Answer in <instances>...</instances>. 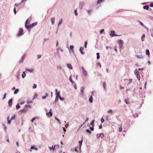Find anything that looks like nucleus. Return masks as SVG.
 <instances>
[{"mask_svg": "<svg viewBox=\"0 0 153 153\" xmlns=\"http://www.w3.org/2000/svg\"><path fill=\"white\" fill-rule=\"evenodd\" d=\"M59 99L61 100H64V98H62L60 96H59Z\"/></svg>", "mask_w": 153, "mask_h": 153, "instance_id": "nucleus-47", "label": "nucleus"}, {"mask_svg": "<svg viewBox=\"0 0 153 153\" xmlns=\"http://www.w3.org/2000/svg\"><path fill=\"white\" fill-rule=\"evenodd\" d=\"M150 6L151 7H153V3L151 4L150 5Z\"/></svg>", "mask_w": 153, "mask_h": 153, "instance_id": "nucleus-57", "label": "nucleus"}, {"mask_svg": "<svg viewBox=\"0 0 153 153\" xmlns=\"http://www.w3.org/2000/svg\"><path fill=\"white\" fill-rule=\"evenodd\" d=\"M120 89H122L124 88V87H122V86H120Z\"/></svg>", "mask_w": 153, "mask_h": 153, "instance_id": "nucleus-62", "label": "nucleus"}, {"mask_svg": "<svg viewBox=\"0 0 153 153\" xmlns=\"http://www.w3.org/2000/svg\"><path fill=\"white\" fill-rule=\"evenodd\" d=\"M94 120L93 119L90 123V125L92 126V127H94Z\"/></svg>", "mask_w": 153, "mask_h": 153, "instance_id": "nucleus-16", "label": "nucleus"}, {"mask_svg": "<svg viewBox=\"0 0 153 153\" xmlns=\"http://www.w3.org/2000/svg\"><path fill=\"white\" fill-rule=\"evenodd\" d=\"M54 20H55V18H52L51 19V22H52V24L53 25L54 24Z\"/></svg>", "mask_w": 153, "mask_h": 153, "instance_id": "nucleus-18", "label": "nucleus"}, {"mask_svg": "<svg viewBox=\"0 0 153 153\" xmlns=\"http://www.w3.org/2000/svg\"><path fill=\"white\" fill-rule=\"evenodd\" d=\"M83 141V140L82 139L81 141H79V149H81V148L82 146V143Z\"/></svg>", "mask_w": 153, "mask_h": 153, "instance_id": "nucleus-17", "label": "nucleus"}, {"mask_svg": "<svg viewBox=\"0 0 153 153\" xmlns=\"http://www.w3.org/2000/svg\"><path fill=\"white\" fill-rule=\"evenodd\" d=\"M97 59H98L100 58V53H97Z\"/></svg>", "mask_w": 153, "mask_h": 153, "instance_id": "nucleus-26", "label": "nucleus"}, {"mask_svg": "<svg viewBox=\"0 0 153 153\" xmlns=\"http://www.w3.org/2000/svg\"><path fill=\"white\" fill-rule=\"evenodd\" d=\"M15 115H13V116H12L10 119V117L9 116L7 117V120H8V122H7L8 124H10L11 123V120L15 119Z\"/></svg>", "mask_w": 153, "mask_h": 153, "instance_id": "nucleus-3", "label": "nucleus"}, {"mask_svg": "<svg viewBox=\"0 0 153 153\" xmlns=\"http://www.w3.org/2000/svg\"><path fill=\"white\" fill-rule=\"evenodd\" d=\"M136 56L138 59H141L143 58L142 56H139L138 55H137Z\"/></svg>", "mask_w": 153, "mask_h": 153, "instance_id": "nucleus-35", "label": "nucleus"}, {"mask_svg": "<svg viewBox=\"0 0 153 153\" xmlns=\"http://www.w3.org/2000/svg\"><path fill=\"white\" fill-rule=\"evenodd\" d=\"M82 70L83 73V74L85 76H86L87 75V72L85 70L84 68L83 67H82Z\"/></svg>", "mask_w": 153, "mask_h": 153, "instance_id": "nucleus-6", "label": "nucleus"}, {"mask_svg": "<svg viewBox=\"0 0 153 153\" xmlns=\"http://www.w3.org/2000/svg\"><path fill=\"white\" fill-rule=\"evenodd\" d=\"M19 91V89H16L15 90V91L14 92V94H17L18 92Z\"/></svg>", "mask_w": 153, "mask_h": 153, "instance_id": "nucleus-30", "label": "nucleus"}, {"mask_svg": "<svg viewBox=\"0 0 153 153\" xmlns=\"http://www.w3.org/2000/svg\"><path fill=\"white\" fill-rule=\"evenodd\" d=\"M49 114H50V115H52V113L51 111V109H50L49 113H48V112L46 113V115H49Z\"/></svg>", "mask_w": 153, "mask_h": 153, "instance_id": "nucleus-21", "label": "nucleus"}, {"mask_svg": "<svg viewBox=\"0 0 153 153\" xmlns=\"http://www.w3.org/2000/svg\"><path fill=\"white\" fill-rule=\"evenodd\" d=\"M74 13H75V15L76 16H77V13L76 10H74Z\"/></svg>", "mask_w": 153, "mask_h": 153, "instance_id": "nucleus-44", "label": "nucleus"}, {"mask_svg": "<svg viewBox=\"0 0 153 153\" xmlns=\"http://www.w3.org/2000/svg\"><path fill=\"white\" fill-rule=\"evenodd\" d=\"M135 75L136 76L137 78L139 81L140 80V77L139 74V72L137 69H135Z\"/></svg>", "mask_w": 153, "mask_h": 153, "instance_id": "nucleus-2", "label": "nucleus"}, {"mask_svg": "<svg viewBox=\"0 0 153 153\" xmlns=\"http://www.w3.org/2000/svg\"><path fill=\"white\" fill-rule=\"evenodd\" d=\"M13 11H14V12L15 14H16V8H15L13 9Z\"/></svg>", "mask_w": 153, "mask_h": 153, "instance_id": "nucleus-48", "label": "nucleus"}, {"mask_svg": "<svg viewBox=\"0 0 153 153\" xmlns=\"http://www.w3.org/2000/svg\"><path fill=\"white\" fill-rule=\"evenodd\" d=\"M74 46L73 45H71L69 49L71 51L73 52L74 51Z\"/></svg>", "mask_w": 153, "mask_h": 153, "instance_id": "nucleus-14", "label": "nucleus"}, {"mask_svg": "<svg viewBox=\"0 0 153 153\" xmlns=\"http://www.w3.org/2000/svg\"><path fill=\"white\" fill-rule=\"evenodd\" d=\"M80 51L81 52V53L82 54H83L84 53L83 52V51L84 50V48L83 47H80V49H79Z\"/></svg>", "mask_w": 153, "mask_h": 153, "instance_id": "nucleus-12", "label": "nucleus"}, {"mask_svg": "<svg viewBox=\"0 0 153 153\" xmlns=\"http://www.w3.org/2000/svg\"><path fill=\"white\" fill-rule=\"evenodd\" d=\"M87 41H86L84 43V46L85 48H86L87 47Z\"/></svg>", "mask_w": 153, "mask_h": 153, "instance_id": "nucleus-38", "label": "nucleus"}, {"mask_svg": "<svg viewBox=\"0 0 153 153\" xmlns=\"http://www.w3.org/2000/svg\"><path fill=\"white\" fill-rule=\"evenodd\" d=\"M26 70L27 71H29L30 72H32L33 71V69H26Z\"/></svg>", "mask_w": 153, "mask_h": 153, "instance_id": "nucleus-29", "label": "nucleus"}, {"mask_svg": "<svg viewBox=\"0 0 153 153\" xmlns=\"http://www.w3.org/2000/svg\"><path fill=\"white\" fill-rule=\"evenodd\" d=\"M26 108H25L24 109H22V110H21L20 111V112H25L26 111Z\"/></svg>", "mask_w": 153, "mask_h": 153, "instance_id": "nucleus-28", "label": "nucleus"}, {"mask_svg": "<svg viewBox=\"0 0 153 153\" xmlns=\"http://www.w3.org/2000/svg\"><path fill=\"white\" fill-rule=\"evenodd\" d=\"M7 95V94L6 93H5L4 95V97H3V99H4L5 97H6V96Z\"/></svg>", "mask_w": 153, "mask_h": 153, "instance_id": "nucleus-51", "label": "nucleus"}, {"mask_svg": "<svg viewBox=\"0 0 153 153\" xmlns=\"http://www.w3.org/2000/svg\"><path fill=\"white\" fill-rule=\"evenodd\" d=\"M122 127L121 126L119 128V131L120 132H121L122 131Z\"/></svg>", "mask_w": 153, "mask_h": 153, "instance_id": "nucleus-45", "label": "nucleus"}, {"mask_svg": "<svg viewBox=\"0 0 153 153\" xmlns=\"http://www.w3.org/2000/svg\"><path fill=\"white\" fill-rule=\"evenodd\" d=\"M33 149H35L36 150H37L38 149V148H37L35 147L34 146H32L31 147L30 149V152H31L32 151V150Z\"/></svg>", "mask_w": 153, "mask_h": 153, "instance_id": "nucleus-13", "label": "nucleus"}, {"mask_svg": "<svg viewBox=\"0 0 153 153\" xmlns=\"http://www.w3.org/2000/svg\"><path fill=\"white\" fill-rule=\"evenodd\" d=\"M149 8V6L148 5H146L143 7V8L144 9L148 10Z\"/></svg>", "mask_w": 153, "mask_h": 153, "instance_id": "nucleus-19", "label": "nucleus"}, {"mask_svg": "<svg viewBox=\"0 0 153 153\" xmlns=\"http://www.w3.org/2000/svg\"><path fill=\"white\" fill-rule=\"evenodd\" d=\"M56 146H57L58 148L59 146L58 145H55V146H53L52 147H49V148L50 150H55V147Z\"/></svg>", "mask_w": 153, "mask_h": 153, "instance_id": "nucleus-5", "label": "nucleus"}, {"mask_svg": "<svg viewBox=\"0 0 153 153\" xmlns=\"http://www.w3.org/2000/svg\"><path fill=\"white\" fill-rule=\"evenodd\" d=\"M104 119L102 117L101 119V122L102 123H104Z\"/></svg>", "mask_w": 153, "mask_h": 153, "instance_id": "nucleus-39", "label": "nucleus"}, {"mask_svg": "<svg viewBox=\"0 0 153 153\" xmlns=\"http://www.w3.org/2000/svg\"><path fill=\"white\" fill-rule=\"evenodd\" d=\"M19 5V4H17V3H16L15 4V6H18Z\"/></svg>", "mask_w": 153, "mask_h": 153, "instance_id": "nucleus-63", "label": "nucleus"}, {"mask_svg": "<svg viewBox=\"0 0 153 153\" xmlns=\"http://www.w3.org/2000/svg\"><path fill=\"white\" fill-rule=\"evenodd\" d=\"M62 19H61L59 20V23H58V26H60V24L62 23Z\"/></svg>", "mask_w": 153, "mask_h": 153, "instance_id": "nucleus-27", "label": "nucleus"}, {"mask_svg": "<svg viewBox=\"0 0 153 153\" xmlns=\"http://www.w3.org/2000/svg\"><path fill=\"white\" fill-rule=\"evenodd\" d=\"M124 101L126 104H129L128 102V100L126 99H125Z\"/></svg>", "mask_w": 153, "mask_h": 153, "instance_id": "nucleus-33", "label": "nucleus"}, {"mask_svg": "<svg viewBox=\"0 0 153 153\" xmlns=\"http://www.w3.org/2000/svg\"><path fill=\"white\" fill-rule=\"evenodd\" d=\"M132 79H130L129 80V82L128 83V85H129L131 82Z\"/></svg>", "mask_w": 153, "mask_h": 153, "instance_id": "nucleus-40", "label": "nucleus"}, {"mask_svg": "<svg viewBox=\"0 0 153 153\" xmlns=\"http://www.w3.org/2000/svg\"><path fill=\"white\" fill-rule=\"evenodd\" d=\"M90 129L92 131H93L94 130V128L92 127H90Z\"/></svg>", "mask_w": 153, "mask_h": 153, "instance_id": "nucleus-55", "label": "nucleus"}, {"mask_svg": "<svg viewBox=\"0 0 153 153\" xmlns=\"http://www.w3.org/2000/svg\"><path fill=\"white\" fill-rule=\"evenodd\" d=\"M84 88L82 87L81 89V90H80L81 92H82V93H83V91H84Z\"/></svg>", "mask_w": 153, "mask_h": 153, "instance_id": "nucleus-41", "label": "nucleus"}, {"mask_svg": "<svg viewBox=\"0 0 153 153\" xmlns=\"http://www.w3.org/2000/svg\"><path fill=\"white\" fill-rule=\"evenodd\" d=\"M20 107L19 104V103H17L16 106V109H18Z\"/></svg>", "mask_w": 153, "mask_h": 153, "instance_id": "nucleus-25", "label": "nucleus"}, {"mask_svg": "<svg viewBox=\"0 0 153 153\" xmlns=\"http://www.w3.org/2000/svg\"><path fill=\"white\" fill-rule=\"evenodd\" d=\"M23 34V29L21 28L20 29L19 32L17 34V36H19L22 35Z\"/></svg>", "mask_w": 153, "mask_h": 153, "instance_id": "nucleus-7", "label": "nucleus"}, {"mask_svg": "<svg viewBox=\"0 0 153 153\" xmlns=\"http://www.w3.org/2000/svg\"><path fill=\"white\" fill-rule=\"evenodd\" d=\"M108 113L110 114H112V111L111 110H110L108 111Z\"/></svg>", "mask_w": 153, "mask_h": 153, "instance_id": "nucleus-49", "label": "nucleus"}, {"mask_svg": "<svg viewBox=\"0 0 153 153\" xmlns=\"http://www.w3.org/2000/svg\"><path fill=\"white\" fill-rule=\"evenodd\" d=\"M69 80H70L71 81V82H72V83H73V81L72 80V79H71V76H70L69 77Z\"/></svg>", "mask_w": 153, "mask_h": 153, "instance_id": "nucleus-37", "label": "nucleus"}, {"mask_svg": "<svg viewBox=\"0 0 153 153\" xmlns=\"http://www.w3.org/2000/svg\"><path fill=\"white\" fill-rule=\"evenodd\" d=\"M110 35L111 36H119V35H116L114 33V31H111V33L110 34Z\"/></svg>", "mask_w": 153, "mask_h": 153, "instance_id": "nucleus-8", "label": "nucleus"}, {"mask_svg": "<svg viewBox=\"0 0 153 153\" xmlns=\"http://www.w3.org/2000/svg\"><path fill=\"white\" fill-rule=\"evenodd\" d=\"M145 37V35L144 34L141 37V40L142 41H144V38Z\"/></svg>", "mask_w": 153, "mask_h": 153, "instance_id": "nucleus-23", "label": "nucleus"}, {"mask_svg": "<svg viewBox=\"0 0 153 153\" xmlns=\"http://www.w3.org/2000/svg\"><path fill=\"white\" fill-rule=\"evenodd\" d=\"M37 118L36 117H34L33 118L32 120H31V122L33 123L34 121Z\"/></svg>", "mask_w": 153, "mask_h": 153, "instance_id": "nucleus-34", "label": "nucleus"}, {"mask_svg": "<svg viewBox=\"0 0 153 153\" xmlns=\"http://www.w3.org/2000/svg\"><path fill=\"white\" fill-rule=\"evenodd\" d=\"M104 136L103 133L98 134H97V136L98 139L102 138Z\"/></svg>", "mask_w": 153, "mask_h": 153, "instance_id": "nucleus-4", "label": "nucleus"}, {"mask_svg": "<svg viewBox=\"0 0 153 153\" xmlns=\"http://www.w3.org/2000/svg\"><path fill=\"white\" fill-rule=\"evenodd\" d=\"M37 85L36 84H34L33 86V88H36Z\"/></svg>", "mask_w": 153, "mask_h": 153, "instance_id": "nucleus-43", "label": "nucleus"}, {"mask_svg": "<svg viewBox=\"0 0 153 153\" xmlns=\"http://www.w3.org/2000/svg\"><path fill=\"white\" fill-rule=\"evenodd\" d=\"M146 52L147 55H148V56H149L150 55V53L149 49H147L146 50Z\"/></svg>", "mask_w": 153, "mask_h": 153, "instance_id": "nucleus-20", "label": "nucleus"}, {"mask_svg": "<svg viewBox=\"0 0 153 153\" xmlns=\"http://www.w3.org/2000/svg\"><path fill=\"white\" fill-rule=\"evenodd\" d=\"M105 83L104 82H103V86L105 89Z\"/></svg>", "mask_w": 153, "mask_h": 153, "instance_id": "nucleus-50", "label": "nucleus"}, {"mask_svg": "<svg viewBox=\"0 0 153 153\" xmlns=\"http://www.w3.org/2000/svg\"><path fill=\"white\" fill-rule=\"evenodd\" d=\"M3 126H4V129L5 130H6V126H5L4 124L3 125Z\"/></svg>", "mask_w": 153, "mask_h": 153, "instance_id": "nucleus-56", "label": "nucleus"}, {"mask_svg": "<svg viewBox=\"0 0 153 153\" xmlns=\"http://www.w3.org/2000/svg\"><path fill=\"white\" fill-rule=\"evenodd\" d=\"M55 119L59 122V123H60V120L59 119H57L56 117H55Z\"/></svg>", "mask_w": 153, "mask_h": 153, "instance_id": "nucleus-60", "label": "nucleus"}, {"mask_svg": "<svg viewBox=\"0 0 153 153\" xmlns=\"http://www.w3.org/2000/svg\"><path fill=\"white\" fill-rule=\"evenodd\" d=\"M23 73L24 74H22V78H24L25 77V76H26V74H25V71H24L23 72Z\"/></svg>", "mask_w": 153, "mask_h": 153, "instance_id": "nucleus-24", "label": "nucleus"}, {"mask_svg": "<svg viewBox=\"0 0 153 153\" xmlns=\"http://www.w3.org/2000/svg\"><path fill=\"white\" fill-rule=\"evenodd\" d=\"M13 100L12 99H10L8 101V105L10 106H11L12 105V102Z\"/></svg>", "mask_w": 153, "mask_h": 153, "instance_id": "nucleus-11", "label": "nucleus"}, {"mask_svg": "<svg viewBox=\"0 0 153 153\" xmlns=\"http://www.w3.org/2000/svg\"><path fill=\"white\" fill-rule=\"evenodd\" d=\"M119 44L120 45V48H122L123 46V41L122 40H120L119 41Z\"/></svg>", "mask_w": 153, "mask_h": 153, "instance_id": "nucleus-9", "label": "nucleus"}, {"mask_svg": "<svg viewBox=\"0 0 153 153\" xmlns=\"http://www.w3.org/2000/svg\"><path fill=\"white\" fill-rule=\"evenodd\" d=\"M77 148H78V147H76V148H75V151H76V152H79V150H77Z\"/></svg>", "mask_w": 153, "mask_h": 153, "instance_id": "nucleus-53", "label": "nucleus"}, {"mask_svg": "<svg viewBox=\"0 0 153 153\" xmlns=\"http://www.w3.org/2000/svg\"><path fill=\"white\" fill-rule=\"evenodd\" d=\"M68 126V124H66L65 125V127L66 128H67Z\"/></svg>", "mask_w": 153, "mask_h": 153, "instance_id": "nucleus-61", "label": "nucleus"}, {"mask_svg": "<svg viewBox=\"0 0 153 153\" xmlns=\"http://www.w3.org/2000/svg\"><path fill=\"white\" fill-rule=\"evenodd\" d=\"M25 108H26L27 109L28 108H30V106L29 105H26L25 106Z\"/></svg>", "mask_w": 153, "mask_h": 153, "instance_id": "nucleus-32", "label": "nucleus"}, {"mask_svg": "<svg viewBox=\"0 0 153 153\" xmlns=\"http://www.w3.org/2000/svg\"><path fill=\"white\" fill-rule=\"evenodd\" d=\"M86 131L89 134H91V131L89 130V129H86Z\"/></svg>", "mask_w": 153, "mask_h": 153, "instance_id": "nucleus-31", "label": "nucleus"}, {"mask_svg": "<svg viewBox=\"0 0 153 153\" xmlns=\"http://www.w3.org/2000/svg\"><path fill=\"white\" fill-rule=\"evenodd\" d=\"M104 30V29H102L100 31V33H102L103 32Z\"/></svg>", "mask_w": 153, "mask_h": 153, "instance_id": "nucleus-54", "label": "nucleus"}, {"mask_svg": "<svg viewBox=\"0 0 153 153\" xmlns=\"http://www.w3.org/2000/svg\"><path fill=\"white\" fill-rule=\"evenodd\" d=\"M67 67L69 68H70L71 69H72V67L71 64H67Z\"/></svg>", "mask_w": 153, "mask_h": 153, "instance_id": "nucleus-22", "label": "nucleus"}, {"mask_svg": "<svg viewBox=\"0 0 153 153\" xmlns=\"http://www.w3.org/2000/svg\"><path fill=\"white\" fill-rule=\"evenodd\" d=\"M46 97V96H43L42 97V98L43 99H44Z\"/></svg>", "mask_w": 153, "mask_h": 153, "instance_id": "nucleus-64", "label": "nucleus"}, {"mask_svg": "<svg viewBox=\"0 0 153 153\" xmlns=\"http://www.w3.org/2000/svg\"><path fill=\"white\" fill-rule=\"evenodd\" d=\"M99 128L100 129H101L102 128V125H101L100 126H99Z\"/></svg>", "mask_w": 153, "mask_h": 153, "instance_id": "nucleus-59", "label": "nucleus"}, {"mask_svg": "<svg viewBox=\"0 0 153 153\" xmlns=\"http://www.w3.org/2000/svg\"><path fill=\"white\" fill-rule=\"evenodd\" d=\"M140 24L141 25H142V26H143L144 25L143 24V23L141 22H140Z\"/></svg>", "mask_w": 153, "mask_h": 153, "instance_id": "nucleus-58", "label": "nucleus"}, {"mask_svg": "<svg viewBox=\"0 0 153 153\" xmlns=\"http://www.w3.org/2000/svg\"><path fill=\"white\" fill-rule=\"evenodd\" d=\"M28 20H27L26 21L25 26V27L29 31H30V29L31 28L33 27L36 26L37 25V23L36 22H34L32 23V24L30 25H28L27 24ZM29 23V22H28Z\"/></svg>", "mask_w": 153, "mask_h": 153, "instance_id": "nucleus-1", "label": "nucleus"}, {"mask_svg": "<svg viewBox=\"0 0 153 153\" xmlns=\"http://www.w3.org/2000/svg\"><path fill=\"white\" fill-rule=\"evenodd\" d=\"M37 59H39L42 56H41V55H37Z\"/></svg>", "mask_w": 153, "mask_h": 153, "instance_id": "nucleus-46", "label": "nucleus"}, {"mask_svg": "<svg viewBox=\"0 0 153 153\" xmlns=\"http://www.w3.org/2000/svg\"><path fill=\"white\" fill-rule=\"evenodd\" d=\"M32 102V101H28L27 102V104H29V103H31Z\"/></svg>", "mask_w": 153, "mask_h": 153, "instance_id": "nucleus-52", "label": "nucleus"}, {"mask_svg": "<svg viewBox=\"0 0 153 153\" xmlns=\"http://www.w3.org/2000/svg\"><path fill=\"white\" fill-rule=\"evenodd\" d=\"M104 0H98L97 2V4H99L102 1Z\"/></svg>", "mask_w": 153, "mask_h": 153, "instance_id": "nucleus-36", "label": "nucleus"}, {"mask_svg": "<svg viewBox=\"0 0 153 153\" xmlns=\"http://www.w3.org/2000/svg\"><path fill=\"white\" fill-rule=\"evenodd\" d=\"M89 120V119L88 118H87L85 120V122H84L83 123V124H84L86 122H87Z\"/></svg>", "mask_w": 153, "mask_h": 153, "instance_id": "nucleus-42", "label": "nucleus"}, {"mask_svg": "<svg viewBox=\"0 0 153 153\" xmlns=\"http://www.w3.org/2000/svg\"><path fill=\"white\" fill-rule=\"evenodd\" d=\"M56 98H57L58 99L59 97L60 96V92L59 91H58L57 90V89H56Z\"/></svg>", "mask_w": 153, "mask_h": 153, "instance_id": "nucleus-10", "label": "nucleus"}, {"mask_svg": "<svg viewBox=\"0 0 153 153\" xmlns=\"http://www.w3.org/2000/svg\"><path fill=\"white\" fill-rule=\"evenodd\" d=\"M89 102L91 103H92L93 102V97L91 95L90 96L89 98Z\"/></svg>", "mask_w": 153, "mask_h": 153, "instance_id": "nucleus-15", "label": "nucleus"}]
</instances>
